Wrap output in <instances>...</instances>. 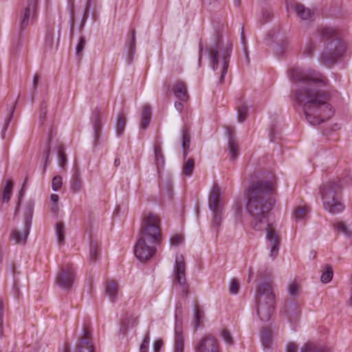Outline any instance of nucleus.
I'll use <instances>...</instances> for the list:
<instances>
[{"label": "nucleus", "instance_id": "15", "mask_svg": "<svg viewBox=\"0 0 352 352\" xmlns=\"http://www.w3.org/2000/svg\"><path fill=\"white\" fill-rule=\"evenodd\" d=\"M91 331L88 327L83 329L82 335L76 344L75 352H94V346L91 342Z\"/></svg>", "mask_w": 352, "mask_h": 352}, {"label": "nucleus", "instance_id": "26", "mask_svg": "<svg viewBox=\"0 0 352 352\" xmlns=\"http://www.w3.org/2000/svg\"><path fill=\"white\" fill-rule=\"evenodd\" d=\"M151 109L150 107L147 104L144 105L142 110L141 113V122L140 126L143 129H146L151 120V115H150Z\"/></svg>", "mask_w": 352, "mask_h": 352}, {"label": "nucleus", "instance_id": "24", "mask_svg": "<svg viewBox=\"0 0 352 352\" xmlns=\"http://www.w3.org/2000/svg\"><path fill=\"white\" fill-rule=\"evenodd\" d=\"M138 323V318L132 316H126L122 319L121 322L120 331L123 334H125L126 331L133 327H134Z\"/></svg>", "mask_w": 352, "mask_h": 352}, {"label": "nucleus", "instance_id": "43", "mask_svg": "<svg viewBox=\"0 0 352 352\" xmlns=\"http://www.w3.org/2000/svg\"><path fill=\"white\" fill-rule=\"evenodd\" d=\"M232 211L234 214L235 218L241 219L242 216V207L239 202H236L232 206Z\"/></svg>", "mask_w": 352, "mask_h": 352}, {"label": "nucleus", "instance_id": "25", "mask_svg": "<svg viewBox=\"0 0 352 352\" xmlns=\"http://www.w3.org/2000/svg\"><path fill=\"white\" fill-rule=\"evenodd\" d=\"M34 203L32 201H28L25 206L24 208V214L25 219L24 223H25L28 227H31L32 225V219L34 211Z\"/></svg>", "mask_w": 352, "mask_h": 352}, {"label": "nucleus", "instance_id": "37", "mask_svg": "<svg viewBox=\"0 0 352 352\" xmlns=\"http://www.w3.org/2000/svg\"><path fill=\"white\" fill-rule=\"evenodd\" d=\"M194 161L192 159H188L183 166L182 173L183 175L190 177L192 175L194 169Z\"/></svg>", "mask_w": 352, "mask_h": 352}, {"label": "nucleus", "instance_id": "9", "mask_svg": "<svg viewBox=\"0 0 352 352\" xmlns=\"http://www.w3.org/2000/svg\"><path fill=\"white\" fill-rule=\"evenodd\" d=\"M36 15L37 0H28L19 17L20 28L25 29L35 20Z\"/></svg>", "mask_w": 352, "mask_h": 352}, {"label": "nucleus", "instance_id": "14", "mask_svg": "<svg viewBox=\"0 0 352 352\" xmlns=\"http://www.w3.org/2000/svg\"><path fill=\"white\" fill-rule=\"evenodd\" d=\"M184 336L182 322L178 318L177 308L175 313V340L173 352H184Z\"/></svg>", "mask_w": 352, "mask_h": 352}, {"label": "nucleus", "instance_id": "22", "mask_svg": "<svg viewBox=\"0 0 352 352\" xmlns=\"http://www.w3.org/2000/svg\"><path fill=\"white\" fill-rule=\"evenodd\" d=\"M84 188V184L78 171H76L70 181V190L73 193L81 191Z\"/></svg>", "mask_w": 352, "mask_h": 352}, {"label": "nucleus", "instance_id": "16", "mask_svg": "<svg viewBox=\"0 0 352 352\" xmlns=\"http://www.w3.org/2000/svg\"><path fill=\"white\" fill-rule=\"evenodd\" d=\"M173 92L175 98L182 102H186L188 100V93L186 85L184 82L177 80L173 85Z\"/></svg>", "mask_w": 352, "mask_h": 352}, {"label": "nucleus", "instance_id": "31", "mask_svg": "<svg viewBox=\"0 0 352 352\" xmlns=\"http://www.w3.org/2000/svg\"><path fill=\"white\" fill-rule=\"evenodd\" d=\"M55 232L58 244H63L65 240V226L62 222H58L56 223Z\"/></svg>", "mask_w": 352, "mask_h": 352}, {"label": "nucleus", "instance_id": "18", "mask_svg": "<svg viewBox=\"0 0 352 352\" xmlns=\"http://www.w3.org/2000/svg\"><path fill=\"white\" fill-rule=\"evenodd\" d=\"M274 333L271 327H263L260 332V337L265 352L270 351Z\"/></svg>", "mask_w": 352, "mask_h": 352}, {"label": "nucleus", "instance_id": "3", "mask_svg": "<svg viewBox=\"0 0 352 352\" xmlns=\"http://www.w3.org/2000/svg\"><path fill=\"white\" fill-rule=\"evenodd\" d=\"M160 219L157 214L148 213L144 216L139 237L134 246V254L140 261H146L154 256L156 245L160 243Z\"/></svg>", "mask_w": 352, "mask_h": 352}, {"label": "nucleus", "instance_id": "27", "mask_svg": "<svg viewBox=\"0 0 352 352\" xmlns=\"http://www.w3.org/2000/svg\"><path fill=\"white\" fill-rule=\"evenodd\" d=\"M309 213V208L307 206H297L292 212L294 218L296 221H302L307 219Z\"/></svg>", "mask_w": 352, "mask_h": 352}, {"label": "nucleus", "instance_id": "10", "mask_svg": "<svg viewBox=\"0 0 352 352\" xmlns=\"http://www.w3.org/2000/svg\"><path fill=\"white\" fill-rule=\"evenodd\" d=\"M76 271L71 264L63 265L56 277V284L63 288L67 289L72 286L75 280Z\"/></svg>", "mask_w": 352, "mask_h": 352}, {"label": "nucleus", "instance_id": "57", "mask_svg": "<svg viewBox=\"0 0 352 352\" xmlns=\"http://www.w3.org/2000/svg\"><path fill=\"white\" fill-rule=\"evenodd\" d=\"M63 352H70V351L69 349L67 346H65L63 349Z\"/></svg>", "mask_w": 352, "mask_h": 352}, {"label": "nucleus", "instance_id": "28", "mask_svg": "<svg viewBox=\"0 0 352 352\" xmlns=\"http://www.w3.org/2000/svg\"><path fill=\"white\" fill-rule=\"evenodd\" d=\"M126 123V118L122 114H120L117 117L116 123L115 126L116 133L118 137H120L124 132V129Z\"/></svg>", "mask_w": 352, "mask_h": 352}, {"label": "nucleus", "instance_id": "23", "mask_svg": "<svg viewBox=\"0 0 352 352\" xmlns=\"http://www.w3.org/2000/svg\"><path fill=\"white\" fill-rule=\"evenodd\" d=\"M13 182L12 179H7L5 182V184L2 188L1 192V201L3 203H8L12 194V188H13Z\"/></svg>", "mask_w": 352, "mask_h": 352}, {"label": "nucleus", "instance_id": "50", "mask_svg": "<svg viewBox=\"0 0 352 352\" xmlns=\"http://www.w3.org/2000/svg\"><path fill=\"white\" fill-rule=\"evenodd\" d=\"M297 346L292 342L288 343L286 346V352H297Z\"/></svg>", "mask_w": 352, "mask_h": 352}, {"label": "nucleus", "instance_id": "34", "mask_svg": "<svg viewBox=\"0 0 352 352\" xmlns=\"http://www.w3.org/2000/svg\"><path fill=\"white\" fill-rule=\"evenodd\" d=\"M228 132L231 133V131L228 129ZM228 148L231 159H235L239 155V149L237 145L235 144L234 140L232 139L231 134L229 135Z\"/></svg>", "mask_w": 352, "mask_h": 352}, {"label": "nucleus", "instance_id": "45", "mask_svg": "<svg viewBox=\"0 0 352 352\" xmlns=\"http://www.w3.org/2000/svg\"><path fill=\"white\" fill-rule=\"evenodd\" d=\"M25 184H26V181L24 182V183L23 184V186H22L21 190L19 192V199H18V202H17V204H16V208H15L14 215H16V214L18 213V212L19 210V207H20L21 199H22V197H23V195L25 193Z\"/></svg>", "mask_w": 352, "mask_h": 352}, {"label": "nucleus", "instance_id": "32", "mask_svg": "<svg viewBox=\"0 0 352 352\" xmlns=\"http://www.w3.org/2000/svg\"><path fill=\"white\" fill-rule=\"evenodd\" d=\"M154 153L155 157V164L157 170H159L163 167L164 164V157L162 151V148L159 145H155L154 147Z\"/></svg>", "mask_w": 352, "mask_h": 352}, {"label": "nucleus", "instance_id": "8", "mask_svg": "<svg viewBox=\"0 0 352 352\" xmlns=\"http://www.w3.org/2000/svg\"><path fill=\"white\" fill-rule=\"evenodd\" d=\"M208 206L213 213L212 226L218 230L223 221V202L220 190L214 185L208 197Z\"/></svg>", "mask_w": 352, "mask_h": 352}, {"label": "nucleus", "instance_id": "46", "mask_svg": "<svg viewBox=\"0 0 352 352\" xmlns=\"http://www.w3.org/2000/svg\"><path fill=\"white\" fill-rule=\"evenodd\" d=\"M230 292L232 294H236L239 292V285L238 282L232 279L230 283V287H229Z\"/></svg>", "mask_w": 352, "mask_h": 352}, {"label": "nucleus", "instance_id": "42", "mask_svg": "<svg viewBox=\"0 0 352 352\" xmlns=\"http://www.w3.org/2000/svg\"><path fill=\"white\" fill-rule=\"evenodd\" d=\"M221 335L223 340H224V342L226 344H228L229 345H232L233 344L232 337L230 331H228L226 329H223L221 331Z\"/></svg>", "mask_w": 352, "mask_h": 352}, {"label": "nucleus", "instance_id": "7", "mask_svg": "<svg viewBox=\"0 0 352 352\" xmlns=\"http://www.w3.org/2000/svg\"><path fill=\"white\" fill-rule=\"evenodd\" d=\"M341 189L340 181L328 182L323 184L320 188L323 207L331 214H338L344 208L340 198Z\"/></svg>", "mask_w": 352, "mask_h": 352}, {"label": "nucleus", "instance_id": "52", "mask_svg": "<svg viewBox=\"0 0 352 352\" xmlns=\"http://www.w3.org/2000/svg\"><path fill=\"white\" fill-rule=\"evenodd\" d=\"M162 346V340H157L154 342L153 344V350L154 352H159L161 347Z\"/></svg>", "mask_w": 352, "mask_h": 352}, {"label": "nucleus", "instance_id": "17", "mask_svg": "<svg viewBox=\"0 0 352 352\" xmlns=\"http://www.w3.org/2000/svg\"><path fill=\"white\" fill-rule=\"evenodd\" d=\"M288 11L294 10L298 17L302 20H308L312 16L311 11L305 8L303 5L298 3H291L287 5Z\"/></svg>", "mask_w": 352, "mask_h": 352}, {"label": "nucleus", "instance_id": "53", "mask_svg": "<svg viewBox=\"0 0 352 352\" xmlns=\"http://www.w3.org/2000/svg\"><path fill=\"white\" fill-rule=\"evenodd\" d=\"M183 102L182 101H179V102H176L175 103V109L179 111V112H182V109H183V104H182Z\"/></svg>", "mask_w": 352, "mask_h": 352}, {"label": "nucleus", "instance_id": "5", "mask_svg": "<svg viewBox=\"0 0 352 352\" xmlns=\"http://www.w3.org/2000/svg\"><path fill=\"white\" fill-rule=\"evenodd\" d=\"M255 302L259 319L263 322L269 321L275 307V295L270 282L263 281L257 285Z\"/></svg>", "mask_w": 352, "mask_h": 352}, {"label": "nucleus", "instance_id": "35", "mask_svg": "<svg viewBox=\"0 0 352 352\" xmlns=\"http://www.w3.org/2000/svg\"><path fill=\"white\" fill-rule=\"evenodd\" d=\"M333 278V271L329 265H327L323 270H322V274L320 280L323 283H329Z\"/></svg>", "mask_w": 352, "mask_h": 352}, {"label": "nucleus", "instance_id": "6", "mask_svg": "<svg viewBox=\"0 0 352 352\" xmlns=\"http://www.w3.org/2000/svg\"><path fill=\"white\" fill-rule=\"evenodd\" d=\"M319 34L323 40L329 41L327 44L326 50L321 57L324 63H333L345 54L347 47L338 38L336 29L331 27H322L320 28Z\"/></svg>", "mask_w": 352, "mask_h": 352}, {"label": "nucleus", "instance_id": "44", "mask_svg": "<svg viewBox=\"0 0 352 352\" xmlns=\"http://www.w3.org/2000/svg\"><path fill=\"white\" fill-rule=\"evenodd\" d=\"M150 342V338L148 335H146L144 338L143 342L140 346V352H148Z\"/></svg>", "mask_w": 352, "mask_h": 352}, {"label": "nucleus", "instance_id": "1", "mask_svg": "<svg viewBox=\"0 0 352 352\" xmlns=\"http://www.w3.org/2000/svg\"><path fill=\"white\" fill-rule=\"evenodd\" d=\"M291 75L297 82L296 100L302 105L307 121L311 125H317L331 118L333 110L329 103L328 94L322 89L327 85V79L309 69H292Z\"/></svg>", "mask_w": 352, "mask_h": 352}, {"label": "nucleus", "instance_id": "56", "mask_svg": "<svg viewBox=\"0 0 352 352\" xmlns=\"http://www.w3.org/2000/svg\"><path fill=\"white\" fill-rule=\"evenodd\" d=\"M38 82V76L37 75H35L34 77V79H33V82H32L33 87L34 89L36 88Z\"/></svg>", "mask_w": 352, "mask_h": 352}, {"label": "nucleus", "instance_id": "12", "mask_svg": "<svg viewBox=\"0 0 352 352\" xmlns=\"http://www.w3.org/2000/svg\"><path fill=\"white\" fill-rule=\"evenodd\" d=\"M174 281L182 287L184 290L187 289L186 278V263L182 254L175 256V265L173 268Z\"/></svg>", "mask_w": 352, "mask_h": 352}, {"label": "nucleus", "instance_id": "54", "mask_svg": "<svg viewBox=\"0 0 352 352\" xmlns=\"http://www.w3.org/2000/svg\"><path fill=\"white\" fill-rule=\"evenodd\" d=\"M254 278V272L253 270L250 268L248 270V282L250 283Z\"/></svg>", "mask_w": 352, "mask_h": 352}, {"label": "nucleus", "instance_id": "33", "mask_svg": "<svg viewBox=\"0 0 352 352\" xmlns=\"http://www.w3.org/2000/svg\"><path fill=\"white\" fill-rule=\"evenodd\" d=\"M204 317V314L203 310L199 306H195L194 308V319H193V325L195 327L197 328L200 327L201 322Z\"/></svg>", "mask_w": 352, "mask_h": 352}, {"label": "nucleus", "instance_id": "40", "mask_svg": "<svg viewBox=\"0 0 352 352\" xmlns=\"http://www.w3.org/2000/svg\"><path fill=\"white\" fill-rule=\"evenodd\" d=\"M184 236L182 234H177L173 236L170 239V245L178 246L183 243Z\"/></svg>", "mask_w": 352, "mask_h": 352}, {"label": "nucleus", "instance_id": "38", "mask_svg": "<svg viewBox=\"0 0 352 352\" xmlns=\"http://www.w3.org/2000/svg\"><path fill=\"white\" fill-rule=\"evenodd\" d=\"M99 248L97 243H91L89 250V259L94 262L98 258Z\"/></svg>", "mask_w": 352, "mask_h": 352}, {"label": "nucleus", "instance_id": "36", "mask_svg": "<svg viewBox=\"0 0 352 352\" xmlns=\"http://www.w3.org/2000/svg\"><path fill=\"white\" fill-rule=\"evenodd\" d=\"M248 106L244 102H241L237 107V119L239 122H243L248 115Z\"/></svg>", "mask_w": 352, "mask_h": 352}, {"label": "nucleus", "instance_id": "13", "mask_svg": "<svg viewBox=\"0 0 352 352\" xmlns=\"http://www.w3.org/2000/svg\"><path fill=\"white\" fill-rule=\"evenodd\" d=\"M195 352H221L218 341L212 336H205L195 345Z\"/></svg>", "mask_w": 352, "mask_h": 352}, {"label": "nucleus", "instance_id": "21", "mask_svg": "<svg viewBox=\"0 0 352 352\" xmlns=\"http://www.w3.org/2000/svg\"><path fill=\"white\" fill-rule=\"evenodd\" d=\"M101 111L98 109H96L91 115V122L93 124L94 140L96 142L100 137L101 122H100Z\"/></svg>", "mask_w": 352, "mask_h": 352}, {"label": "nucleus", "instance_id": "19", "mask_svg": "<svg viewBox=\"0 0 352 352\" xmlns=\"http://www.w3.org/2000/svg\"><path fill=\"white\" fill-rule=\"evenodd\" d=\"M30 228L31 227L28 228V226L24 223L23 228H16L12 232V238L14 240L16 243H24L26 241Z\"/></svg>", "mask_w": 352, "mask_h": 352}, {"label": "nucleus", "instance_id": "39", "mask_svg": "<svg viewBox=\"0 0 352 352\" xmlns=\"http://www.w3.org/2000/svg\"><path fill=\"white\" fill-rule=\"evenodd\" d=\"M63 184L62 177L60 176H55L52 181V188L54 191L60 190Z\"/></svg>", "mask_w": 352, "mask_h": 352}, {"label": "nucleus", "instance_id": "20", "mask_svg": "<svg viewBox=\"0 0 352 352\" xmlns=\"http://www.w3.org/2000/svg\"><path fill=\"white\" fill-rule=\"evenodd\" d=\"M105 294L111 301H116L119 295L118 283L113 280H107L105 283Z\"/></svg>", "mask_w": 352, "mask_h": 352}, {"label": "nucleus", "instance_id": "60", "mask_svg": "<svg viewBox=\"0 0 352 352\" xmlns=\"http://www.w3.org/2000/svg\"><path fill=\"white\" fill-rule=\"evenodd\" d=\"M56 46H58V44H56ZM55 48H56V47H55Z\"/></svg>", "mask_w": 352, "mask_h": 352}, {"label": "nucleus", "instance_id": "4", "mask_svg": "<svg viewBox=\"0 0 352 352\" xmlns=\"http://www.w3.org/2000/svg\"><path fill=\"white\" fill-rule=\"evenodd\" d=\"M232 43L228 40L219 37L208 50L210 65L217 76L219 83H222L227 73Z\"/></svg>", "mask_w": 352, "mask_h": 352}, {"label": "nucleus", "instance_id": "41", "mask_svg": "<svg viewBox=\"0 0 352 352\" xmlns=\"http://www.w3.org/2000/svg\"><path fill=\"white\" fill-rule=\"evenodd\" d=\"M54 38L53 35L49 34L46 36L45 40V48L46 50H54Z\"/></svg>", "mask_w": 352, "mask_h": 352}, {"label": "nucleus", "instance_id": "47", "mask_svg": "<svg viewBox=\"0 0 352 352\" xmlns=\"http://www.w3.org/2000/svg\"><path fill=\"white\" fill-rule=\"evenodd\" d=\"M298 290L299 286L297 283H292L289 285L288 292L290 296H295L296 295H297Z\"/></svg>", "mask_w": 352, "mask_h": 352}, {"label": "nucleus", "instance_id": "59", "mask_svg": "<svg viewBox=\"0 0 352 352\" xmlns=\"http://www.w3.org/2000/svg\"><path fill=\"white\" fill-rule=\"evenodd\" d=\"M200 51H201V48L200 47ZM201 52H199V65H200V63H201V54H200Z\"/></svg>", "mask_w": 352, "mask_h": 352}, {"label": "nucleus", "instance_id": "29", "mask_svg": "<svg viewBox=\"0 0 352 352\" xmlns=\"http://www.w3.org/2000/svg\"><path fill=\"white\" fill-rule=\"evenodd\" d=\"M333 227L338 232L344 234L345 237L349 239L352 237V230L344 222H336Z\"/></svg>", "mask_w": 352, "mask_h": 352}, {"label": "nucleus", "instance_id": "58", "mask_svg": "<svg viewBox=\"0 0 352 352\" xmlns=\"http://www.w3.org/2000/svg\"><path fill=\"white\" fill-rule=\"evenodd\" d=\"M114 164L116 166H118L120 164V160L118 159H116Z\"/></svg>", "mask_w": 352, "mask_h": 352}, {"label": "nucleus", "instance_id": "2", "mask_svg": "<svg viewBox=\"0 0 352 352\" xmlns=\"http://www.w3.org/2000/svg\"><path fill=\"white\" fill-rule=\"evenodd\" d=\"M274 184L268 181L256 182L248 191L245 211L250 217V226L255 230H266L267 246L270 250V257L274 260L278 252L280 237L269 223L270 211L274 205L272 197Z\"/></svg>", "mask_w": 352, "mask_h": 352}, {"label": "nucleus", "instance_id": "51", "mask_svg": "<svg viewBox=\"0 0 352 352\" xmlns=\"http://www.w3.org/2000/svg\"><path fill=\"white\" fill-rule=\"evenodd\" d=\"M135 32L132 31L131 32V38L130 40V47H129V50H130L131 53H133V50L135 47Z\"/></svg>", "mask_w": 352, "mask_h": 352}, {"label": "nucleus", "instance_id": "55", "mask_svg": "<svg viewBox=\"0 0 352 352\" xmlns=\"http://www.w3.org/2000/svg\"><path fill=\"white\" fill-rule=\"evenodd\" d=\"M50 199L53 203L56 204L58 201V195L56 194H52L50 196Z\"/></svg>", "mask_w": 352, "mask_h": 352}, {"label": "nucleus", "instance_id": "30", "mask_svg": "<svg viewBox=\"0 0 352 352\" xmlns=\"http://www.w3.org/2000/svg\"><path fill=\"white\" fill-rule=\"evenodd\" d=\"M300 352H331V351L326 346H318L313 343H307L301 348Z\"/></svg>", "mask_w": 352, "mask_h": 352}, {"label": "nucleus", "instance_id": "48", "mask_svg": "<svg viewBox=\"0 0 352 352\" xmlns=\"http://www.w3.org/2000/svg\"><path fill=\"white\" fill-rule=\"evenodd\" d=\"M85 45V40L83 37H80L76 47V54L79 56L82 53Z\"/></svg>", "mask_w": 352, "mask_h": 352}, {"label": "nucleus", "instance_id": "11", "mask_svg": "<svg viewBox=\"0 0 352 352\" xmlns=\"http://www.w3.org/2000/svg\"><path fill=\"white\" fill-rule=\"evenodd\" d=\"M52 146L54 147L57 152L59 166L61 167H64L65 164H66L67 159L64 153L63 146L60 142H58V141L54 140V138L52 135H50V136L48 138L46 144V148L43 153L44 166L46 167L47 164L50 163L49 157L50 150Z\"/></svg>", "mask_w": 352, "mask_h": 352}, {"label": "nucleus", "instance_id": "49", "mask_svg": "<svg viewBox=\"0 0 352 352\" xmlns=\"http://www.w3.org/2000/svg\"><path fill=\"white\" fill-rule=\"evenodd\" d=\"M189 142H190V140H189V138H188L187 134L186 135L184 134L183 135V141H182V147L184 149V155H187V149L189 146Z\"/></svg>", "mask_w": 352, "mask_h": 352}]
</instances>
